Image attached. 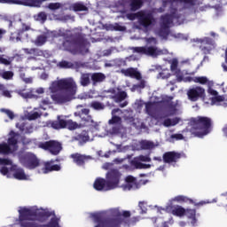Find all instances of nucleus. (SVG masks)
I'll return each mask as SVG.
<instances>
[{
    "label": "nucleus",
    "instance_id": "1",
    "mask_svg": "<svg viewBox=\"0 0 227 227\" xmlns=\"http://www.w3.org/2000/svg\"><path fill=\"white\" fill-rule=\"evenodd\" d=\"M51 93V99L55 104H67L75 98L77 94V83L72 77L62 78L54 81L50 87Z\"/></svg>",
    "mask_w": 227,
    "mask_h": 227
},
{
    "label": "nucleus",
    "instance_id": "2",
    "mask_svg": "<svg viewBox=\"0 0 227 227\" xmlns=\"http://www.w3.org/2000/svg\"><path fill=\"white\" fill-rule=\"evenodd\" d=\"M64 51L71 52V54H88L89 50L86 48V38L82 33L71 34L65 37L62 43Z\"/></svg>",
    "mask_w": 227,
    "mask_h": 227
},
{
    "label": "nucleus",
    "instance_id": "3",
    "mask_svg": "<svg viewBox=\"0 0 227 227\" xmlns=\"http://www.w3.org/2000/svg\"><path fill=\"white\" fill-rule=\"evenodd\" d=\"M191 134L194 137H203L212 131V119L207 116H197L191 120Z\"/></svg>",
    "mask_w": 227,
    "mask_h": 227
},
{
    "label": "nucleus",
    "instance_id": "4",
    "mask_svg": "<svg viewBox=\"0 0 227 227\" xmlns=\"http://www.w3.org/2000/svg\"><path fill=\"white\" fill-rule=\"evenodd\" d=\"M108 222H112L114 224H116L117 227H120L121 224L123 226H136L137 221H139L137 217L130 218V211H118L115 214V218H106Z\"/></svg>",
    "mask_w": 227,
    "mask_h": 227
},
{
    "label": "nucleus",
    "instance_id": "5",
    "mask_svg": "<svg viewBox=\"0 0 227 227\" xmlns=\"http://www.w3.org/2000/svg\"><path fill=\"white\" fill-rule=\"evenodd\" d=\"M20 216V223L22 227H40V224L35 222H27L31 221L33 217H35V211L29 209L27 207H23L19 211Z\"/></svg>",
    "mask_w": 227,
    "mask_h": 227
},
{
    "label": "nucleus",
    "instance_id": "6",
    "mask_svg": "<svg viewBox=\"0 0 227 227\" xmlns=\"http://www.w3.org/2000/svg\"><path fill=\"white\" fill-rule=\"evenodd\" d=\"M51 129L55 130H61V129H68L69 130H75L78 129L79 124L72 120L61 119V116H58L56 121H51L49 123Z\"/></svg>",
    "mask_w": 227,
    "mask_h": 227
},
{
    "label": "nucleus",
    "instance_id": "7",
    "mask_svg": "<svg viewBox=\"0 0 227 227\" xmlns=\"http://www.w3.org/2000/svg\"><path fill=\"white\" fill-rule=\"evenodd\" d=\"M120 180H121V172L117 168H111L106 173V189H116L120 185Z\"/></svg>",
    "mask_w": 227,
    "mask_h": 227
},
{
    "label": "nucleus",
    "instance_id": "8",
    "mask_svg": "<svg viewBox=\"0 0 227 227\" xmlns=\"http://www.w3.org/2000/svg\"><path fill=\"white\" fill-rule=\"evenodd\" d=\"M39 148H42V150H45L46 152H50L51 155H59V153L63 150L61 143L56 140L41 142L39 143Z\"/></svg>",
    "mask_w": 227,
    "mask_h": 227
},
{
    "label": "nucleus",
    "instance_id": "9",
    "mask_svg": "<svg viewBox=\"0 0 227 227\" xmlns=\"http://www.w3.org/2000/svg\"><path fill=\"white\" fill-rule=\"evenodd\" d=\"M132 51L137 54H145V56H152L153 58L160 56V54H162V51L157 49L155 46L133 47Z\"/></svg>",
    "mask_w": 227,
    "mask_h": 227
},
{
    "label": "nucleus",
    "instance_id": "10",
    "mask_svg": "<svg viewBox=\"0 0 227 227\" xmlns=\"http://www.w3.org/2000/svg\"><path fill=\"white\" fill-rule=\"evenodd\" d=\"M187 97L191 102H198L200 98H201V100H205L207 95L205 94V89L197 86L190 89L187 91Z\"/></svg>",
    "mask_w": 227,
    "mask_h": 227
},
{
    "label": "nucleus",
    "instance_id": "11",
    "mask_svg": "<svg viewBox=\"0 0 227 227\" xmlns=\"http://www.w3.org/2000/svg\"><path fill=\"white\" fill-rule=\"evenodd\" d=\"M74 116L80 118L81 122L88 127L89 125H95V121L93 120V116L90 114V109L82 108L80 111L74 112Z\"/></svg>",
    "mask_w": 227,
    "mask_h": 227
},
{
    "label": "nucleus",
    "instance_id": "12",
    "mask_svg": "<svg viewBox=\"0 0 227 227\" xmlns=\"http://www.w3.org/2000/svg\"><path fill=\"white\" fill-rule=\"evenodd\" d=\"M137 17L140 26H143V27H150L155 22L153 15L150 12H139L137 13Z\"/></svg>",
    "mask_w": 227,
    "mask_h": 227
},
{
    "label": "nucleus",
    "instance_id": "13",
    "mask_svg": "<svg viewBox=\"0 0 227 227\" xmlns=\"http://www.w3.org/2000/svg\"><path fill=\"white\" fill-rule=\"evenodd\" d=\"M23 165L27 169H36L40 166V160L36 155L33 153H27L25 155Z\"/></svg>",
    "mask_w": 227,
    "mask_h": 227
},
{
    "label": "nucleus",
    "instance_id": "14",
    "mask_svg": "<svg viewBox=\"0 0 227 227\" xmlns=\"http://www.w3.org/2000/svg\"><path fill=\"white\" fill-rule=\"evenodd\" d=\"M162 159L165 164H173L175 166L182 159V153L175 151L166 152L163 153Z\"/></svg>",
    "mask_w": 227,
    "mask_h": 227
},
{
    "label": "nucleus",
    "instance_id": "15",
    "mask_svg": "<svg viewBox=\"0 0 227 227\" xmlns=\"http://www.w3.org/2000/svg\"><path fill=\"white\" fill-rule=\"evenodd\" d=\"M43 1L47 0H0V3H9L11 4H23V6H40Z\"/></svg>",
    "mask_w": 227,
    "mask_h": 227
},
{
    "label": "nucleus",
    "instance_id": "16",
    "mask_svg": "<svg viewBox=\"0 0 227 227\" xmlns=\"http://www.w3.org/2000/svg\"><path fill=\"white\" fill-rule=\"evenodd\" d=\"M70 159H73V162L76 164V166H85L86 162H88V160H91L93 157L75 153L70 155Z\"/></svg>",
    "mask_w": 227,
    "mask_h": 227
},
{
    "label": "nucleus",
    "instance_id": "17",
    "mask_svg": "<svg viewBox=\"0 0 227 227\" xmlns=\"http://www.w3.org/2000/svg\"><path fill=\"white\" fill-rule=\"evenodd\" d=\"M173 200L177 203H189V205H194V207H203V205H207V202L205 201L196 202L192 199H189V197L184 195L176 196Z\"/></svg>",
    "mask_w": 227,
    "mask_h": 227
},
{
    "label": "nucleus",
    "instance_id": "18",
    "mask_svg": "<svg viewBox=\"0 0 227 227\" xmlns=\"http://www.w3.org/2000/svg\"><path fill=\"white\" fill-rule=\"evenodd\" d=\"M121 74L125 75V77H131L132 79H137V81H141V79H143L141 73L137 71V68L134 67L121 69Z\"/></svg>",
    "mask_w": 227,
    "mask_h": 227
},
{
    "label": "nucleus",
    "instance_id": "19",
    "mask_svg": "<svg viewBox=\"0 0 227 227\" xmlns=\"http://www.w3.org/2000/svg\"><path fill=\"white\" fill-rule=\"evenodd\" d=\"M10 137L7 140V145L8 146H10V148H12V153L14 152H17V150H19V139L17 137H19V133H16L15 131H11L10 132Z\"/></svg>",
    "mask_w": 227,
    "mask_h": 227
},
{
    "label": "nucleus",
    "instance_id": "20",
    "mask_svg": "<svg viewBox=\"0 0 227 227\" xmlns=\"http://www.w3.org/2000/svg\"><path fill=\"white\" fill-rule=\"evenodd\" d=\"M54 164V160H51V161H46L43 163V168H42V173H43V175H47V173H51L52 171H60L61 170V166Z\"/></svg>",
    "mask_w": 227,
    "mask_h": 227
},
{
    "label": "nucleus",
    "instance_id": "21",
    "mask_svg": "<svg viewBox=\"0 0 227 227\" xmlns=\"http://www.w3.org/2000/svg\"><path fill=\"white\" fill-rule=\"evenodd\" d=\"M170 70L171 72H174L178 82H182L184 81V74H182V71L178 69V60L176 59H174L171 61Z\"/></svg>",
    "mask_w": 227,
    "mask_h": 227
},
{
    "label": "nucleus",
    "instance_id": "22",
    "mask_svg": "<svg viewBox=\"0 0 227 227\" xmlns=\"http://www.w3.org/2000/svg\"><path fill=\"white\" fill-rule=\"evenodd\" d=\"M93 187L96 191H112L111 189H107V179L102 177L95 180Z\"/></svg>",
    "mask_w": 227,
    "mask_h": 227
},
{
    "label": "nucleus",
    "instance_id": "23",
    "mask_svg": "<svg viewBox=\"0 0 227 227\" xmlns=\"http://www.w3.org/2000/svg\"><path fill=\"white\" fill-rule=\"evenodd\" d=\"M51 215H52V213L48 210L38 209L34 211V217H35L38 221H47Z\"/></svg>",
    "mask_w": 227,
    "mask_h": 227
},
{
    "label": "nucleus",
    "instance_id": "24",
    "mask_svg": "<svg viewBox=\"0 0 227 227\" xmlns=\"http://www.w3.org/2000/svg\"><path fill=\"white\" fill-rule=\"evenodd\" d=\"M160 20V27H170L173 24V15L168 13L161 15Z\"/></svg>",
    "mask_w": 227,
    "mask_h": 227
},
{
    "label": "nucleus",
    "instance_id": "25",
    "mask_svg": "<svg viewBox=\"0 0 227 227\" xmlns=\"http://www.w3.org/2000/svg\"><path fill=\"white\" fill-rule=\"evenodd\" d=\"M184 215L187 219H191L192 226H196V223H198V219L196 218V209L186 208Z\"/></svg>",
    "mask_w": 227,
    "mask_h": 227
},
{
    "label": "nucleus",
    "instance_id": "26",
    "mask_svg": "<svg viewBox=\"0 0 227 227\" xmlns=\"http://www.w3.org/2000/svg\"><path fill=\"white\" fill-rule=\"evenodd\" d=\"M74 141H78L80 145H86L88 141H90V135L88 134V131H82L80 134L76 135L74 137Z\"/></svg>",
    "mask_w": 227,
    "mask_h": 227
},
{
    "label": "nucleus",
    "instance_id": "27",
    "mask_svg": "<svg viewBox=\"0 0 227 227\" xmlns=\"http://www.w3.org/2000/svg\"><path fill=\"white\" fill-rule=\"evenodd\" d=\"M170 208L172 215H176V217H184L185 215V208L182 206H171Z\"/></svg>",
    "mask_w": 227,
    "mask_h": 227
},
{
    "label": "nucleus",
    "instance_id": "28",
    "mask_svg": "<svg viewBox=\"0 0 227 227\" xmlns=\"http://www.w3.org/2000/svg\"><path fill=\"white\" fill-rule=\"evenodd\" d=\"M143 6V0H129V9L131 12H137Z\"/></svg>",
    "mask_w": 227,
    "mask_h": 227
},
{
    "label": "nucleus",
    "instance_id": "29",
    "mask_svg": "<svg viewBox=\"0 0 227 227\" xmlns=\"http://www.w3.org/2000/svg\"><path fill=\"white\" fill-rule=\"evenodd\" d=\"M73 12H88V6L82 2L74 3L71 5Z\"/></svg>",
    "mask_w": 227,
    "mask_h": 227
},
{
    "label": "nucleus",
    "instance_id": "30",
    "mask_svg": "<svg viewBox=\"0 0 227 227\" xmlns=\"http://www.w3.org/2000/svg\"><path fill=\"white\" fill-rule=\"evenodd\" d=\"M90 77H91L90 74H88V73L82 74L80 77L81 86H83V87L90 86L91 82V81L90 80Z\"/></svg>",
    "mask_w": 227,
    "mask_h": 227
},
{
    "label": "nucleus",
    "instance_id": "31",
    "mask_svg": "<svg viewBox=\"0 0 227 227\" xmlns=\"http://www.w3.org/2000/svg\"><path fill=\"white\" fill-rule=\"evenodd\" d=\"M47 35L43 34L40 35H37V37L35 38V40L34 41L35 45H36V47H42V45H45V43H47Z\"/></svg>",
    "mask_w": 227,
    "mask_h": 227
},
{
    "label": "nucleus",
    "instance_id": "32",
    "mask_svg": "<svg viewBox=\"0 0 227 227\" xmlns=\"http://www.w3.org/2000/svg\"><path fill=\"white\" fill-rule=\"evenodd\" d=\"M91 81L94 84H97V82H104V81H106V74L102 73H94L91 74Z\"/></svg>",
    "mask_w": 227,
    "mask_h": 227
},
{
    "label": "nucleus",
    "instance_id": "33",
    "mask_svg": "<svg viewBox=\"0 0 227 227\" xmlns=\"http://www.w3.org/2000/svg\"><path fill=\"white\" fill-rule=\"evenodd\" d=\"M140 148L142 150H153V148H155V144L152 141L142 140L140 142Z\"/></svg>",
    "mask_w": 227,
    "mask_h": 227
},
{
    "label": "nucleus",
    "instance_id": "34",
    "mask_svg": "<svg viewBox=\"0 0 227 227\" xmlns=\"http://www.w3.org/2000/svg\"><path fill=\"white\" fill-rule=\"evenodd\" d=\"M176 105H174L173 103H170L168 105V110L167 114L164 116V118H168L169 116H175L177 113Z\"/></svg>",
    "mask_w": 227,
    "mask_h": 227
},
{
    "label": "nucleus",
    "instance_id": "35",
    "mask_svg": "<svg viewBox=\"0 0 227 227\" xmlns=\"http://www.w3.org/2000/svg\"><path fill=\"white\" fill-rule=\"evenodd\" d=\"M0 153L3 155H10V153H13V151H12V147H10L8 144L4 143L0 144Z\"/></svg>",
    "mask_w": 227,
    "mask_h": 227
},
{
    "label": "nucleus",
    "instance_id": "36",
    "mask_svg": "<svg viewBox=\"0 0 227 227\" xmlns=\"http://www.w3.org/2000/svg\"><path fill=\"white\" fill-rule=\"evenodd\" d=\"M90 107L94 109V111H104L106 109V105L100 103V101H92L90 103Z\"/></svg>",
    "mask_w": 227,
    "mask_h": 227
},
{
    "label": "nucleus",
    "instance_id": "37",
    "mask_svg": "<svg viewBox=\"0 0 227 227\" xmlns=\"http://www.w3.org/2000/svg\"><path fill=\"white\" fill-rule=\"evenodd\" d=\"M0 93L3 97H5V98H12V92L6 89L4 84H0Z\"/></svg>",
    "mask_w": 227,
    "mask_h": 227
},
{
    "label": "nucleus",
    "instance_id": "38",
    "mask_svg": "<svg viewBox=\"0 0 227 227\" xmlns=\"http://www.w3.org/2000/svg\"><path fill=\"white\" fill-rule=\"evenodd\" d=\"M159 35L167 40L168 36H169V27H160Z\"/></svg>",
    "mask_w": 227,
    "mask_h": 227
},
{
    "label": "nucleus",
    "instance_id": "39",
    "mask_svg": "<svg viewBox=\"0 0 227 227\" xmlns=\"http://www.w3.org/2000/svg\"><path fill=\"white\" fill-rule=\"evenodd\" d=\"M58 67L59 68L68 69V68H74V65L72 62H68L67 60H62L59 62Z\"/></svg>",
    "mask_w": 227,
    "mask_h": 227
},
{
    "label": "nucleus",
    "instance_id": "40",
    "mask_svg": "<svg viewBox=\"0 0 227 227\" xmlns=\"http://www.w3.org/2000/svg\"><path fill=\"white\" fill-rule=\"evenodd\" d=\"M21 33L20 30H18L17 32L14 33H11L10 35V42H20L21 38Z\"/></svg>",
    "mask_w": 227,
    "mask_h": 227
},
{
    "label": "nucleus",
    "instance_id": "41",
    "mask_svg": "<svg viewBox=\"0 0 227 227\" xmlns=\"http://www.w3.org/2000/svg\"><path fill=\"white\" fill-rule=\"evenodd\" d=\"M13 176L14 178H16V180H26L27 178L26 173L22 169L14 172Z\"/></svg>",
    "mask_w": 227,
    "mask_h": 227
},
{
    "label": "nucleus",
    "instance_id": "42",
    "mask_svg": "<svg viewBox=\"0 0 227 227\" xmlns=\"http://www.w3.org/2000/svg\"><path fill=\"white\" fill-rule=\"evenodd\" d=\"M192 81L193 82H199V84H207V82H208V78H207V76H198L192 78Z\"/></svg>",
    "mask_w": 227,
    "mask_h": 227
},
{
    "label": "nucleus",
    "instance_id": "43",
    "mask_svg": "<svg viewBox=\"0 0 227 227\" xmlns=\"http://www.w3.org/2000/svg\"><path fill=\"white\" fill-rule=\"evenodd\" d=\"M127 98V92L126 91H120L115 95L116 102H123Z\"/></svg>",
    "mask_w": 227,
    "mask_h": 227
},
{
    "label": "nucleus",
    "instance_id": "44",
    "mask_svg": "<svg viewBox=\"0 0 227 227\" xmlns=\"http://www.w3.org/2000/svg\"><path fill=\"white\" fill-rule=\"evenodd\" d=\"M2 79H5V81L13 79V73L12 71H4L2 73Z\"/></svg>",
    "mask_w": 227,
    "mask_h": 227
},
{
    "label": "nucleus",
    "instance_id": "45",
    "mask_svg": "<svg viewBox=\"0 0 227 227\" xmlns=\"http://www.w3.org/2000/svg\"><path fill=\"white\" fill-rule=\"evenodd\" d=\"M115 67H127V61L123 60V59H116L114 60Z\"/></svg>",
    "mask_w": 227,
    "mask_h": 227
},
{
    "label": "nucleus",
    "instance_id": "46",
    "mask_svg": "<svg viewBox=\"0 0 227 227\" xmlns=\"http://www.w3.org/2000/svg\"><path fill=\"white\" fill-rule=\"evenodd\" d=\"M43 227H59V223L56 218H51L49 223L43 225Z\"/></svg>",
    "mask_w": 227,
    "mask_h": 227
},
{
    "label": "nucleus",
    "instance_id": "47",
    "mask_svg": "<svg viewBox=\"0 0 227 227\" xmlns=\"http://www.w3.org/2000/svg\"><path fill=\"white\" fill-rule=\"evenodd\" d=\"M0 65H4L5 67H8L12 65V60L5 59L4 55H0Z\"/></svg>",
    "mask_w": 227,
    "mask_h": 227
},
{
    "label": "nucleus",
    "instance_id": "48",
    "mask_svg": "<svg viewBox=\"0 0 227 227\" xmlns=\"http://www.w3.org/2000/svg\"><path fill=\"white\" fill-rule=\"evenodd\" d=\"M138 207L141 210L140 214H146V212L148 211V208H146V202L145 201H139Z\"/></svg>",
    "mask_w": 227,
    "mask_h": 227
},
{
    "label": "nucleus",
    "instance_id": "49",
    "mask_svg": "<svg viewBox=\"0 0 227 227\" xmlns=\"http://www.w3.org/2000/svg\"><path fill=\"white\" fill-rule=\"evenodd\" d=\"M31 29V24L21 23V29H19L20 33H25V31H29Z\"/></svg>",
    "mask_w": 227,
    "mask_h": 227
},
{
    "label": "nucleus",
    "instance_id": "50",
    "mask_svg": "<svg viewBox=\"0 0 227 227\" xmlns=\"http://www.w3.org/2000/svg\"><path fill=\"white\" fill-rule=\"evenodd\" d=\"M135 168L137 169H146V168H150V165L137 161L135 162Z\"/></svg>",
    "mask_w": 227,
    "mask_h": 227
},
{
    "label": "nucleus",
    "instance_id": "51",
    "mask_svg": "<svg viewBox=\"0 0 227 227\" xmlns=\"http://www.w3.org/2000/svg\"><path fill=\"white\" fill-rule=\"evenodd\" d=\"M48 8L50 10H59V8H61V4H59V3H51V4H49Z\"/></svg>",
    "mask_w": 227,
    "mask_h": 227
},
{
    "label": "nucleus",
    "instance_id": "52",
    "mask_svg": "<svg viewBox=\"0 0 227 227\" xmlns=\"http://www.w3.org/2000/svg\"><path fill=\"white\" fill-rule=\"evenodd\" d=\"M224 98L223 96H215L211 98L212 104H217V102H223Z\"/></svg>",
    "mask_w": 227,
    "mask_h": 227
},
{
    "label": "nucleus",
    "instance_id": "53",
    "mask_svg": "<svg viewBox=\"0 0 227 227\" xmlns=\"http://www.w3.org/2000/svg\"><path fill=\"white\" fill-rule=\"evenodd\" d=\"M120 121H121V118L120 116H114L109 121V123H110V125H114L116 123H120Z\"/></svg>",
    "mask_w": 227,
    "mask_h": 227
},
{
    "label": "nucleus",
    "instance_id": "54",
    "mask_svg": "<svg viewBox=\"0 0 227 227\" xmlns=\"http://www.w3.org/2000/svg\"><path fill=\"white\" fill-rule=\"evenodd\" d=\"M145 111H146L147 114H152V113H153V104L147 103L145 105Z\"/></svg>",
    "mask_w": 227,
    "mask_h": 227
},
{
    "label": "nucleus",
    "instance_id": "55",
    "mask_svg": "<svg viewBox=\"0 0 227 227\" xmlns=\"http://www.w3.org/2000/svg\"><path fill=\"white\" fill-rule=\"evenodd\" d=\"M2 113H4L11 120H13V118H15L13 112H12L11 110L2 109Z\"/></svg>",
    "mask_w": 227,
    "mask_h": 227
},
{
    "label": "nucleus",
    "instance_id": "56",
    "mask_svg": "<svg viewBox=\"0 0 227 227\" xmlns=\"http://www.w3.org/2000/svg\"><path fill=\"white\" fill-rule=\"evenodd\" d=\"M138 160H141V162H152V158L149 156L140 155L138 157Z\"/></svg>",
    "mask_w": 227,
    "mask_h": 227
},
{
    "label": "nucleus",
    "instance_id": "57",
    "mask_svg": "<svg viewBox=\"0 0 227 227\" xmlns=\"http://www.w3.org/2000/svg\"><path fill=\"white\" fill-rule=\"evenodd\" d=\"M134 88H139L140 90H144V88H146V82L145 80H140L138 84L134 85Z\"/></svg>",
    "mask_w": 227,
    "mask_h": 227
},
{
    "label": "nucleus",
    "instance_id": "58",
    "mask_svg": "<svg viewBox=\"0 0 227 227\" xmlns=\"http://www.w3.org/2000/svg\"><path fill=\"white\" fill-rule=\"evenodd\" d=\"M0 164L3 166H10V164H12V160L6 158H0Z\"/></svg>",
    "mask_w": 227,
    "mask_h": 227
},
{
    "label": "nucleus",
    "instance_id": "59",
    "mask_svg": "<svg viewBox=\"0 0 227 227\" xmlns=\"http://www.w3.org/2000/svg\"><path fill=\"white\" fill-rule=\"evenodd\" d=\"M171 139H176V141H181L184 139V135L180 133L173 134L171 135Z\"/></svg>",
    "mask_w": 227,
    "mask_h": 227
},
{
    "label": "nucleus",
    "instance_id": "60",
    "mask_svg": "<svg viewBox=\"0 0 227 227\" xmlns=\"http://www.w3.org/2000/svg\"><path fill=\"white\" fill-rule=\"evenodd\" d=\"M40 52H42V51H39L37 48H32L28 50L27 54H34L35 56H36L40 54Z\"/></svg>",
    "mask_w": 227,
    "mask_h": 227
},
{
    "label": "nucleus",
    "instance_id": "61",
    "mask_svg": "<svg viewBox=\"0 0 227 227\" xmlns=\"http://www.w3.org/2000/svg\"><path fill=\"white\" fill-rule=\"evenodd\" d=\"M126 182H127V184H136V177H134L132 176H128L126 177Z\"/></svg>",
    "mask_w": 227,
    "mask_h": 227
},
{
    "label": "nucleus",
    "instance_id": "62",
    "mask_svg": "<svg viewBox=\"0 0 227 227\" xmlns=\"http://www.w3.org/2000/svg\"><path fill=\"white\" fill-rule=\"evenodd\" d=\"M170 75L171 74L169 73H166V71L160 73V77H161V79H169Z\"/></svg>",
    "mask_w": 227,
    "mask_h": 227
},
{
    "label": "nucleus",
    "instance_id": "63",
    "mask_svg": "<svg viewBox=\"0 0 227 227\" xmlns=\"http://www.w3.org/2000/svg\"><path fill=\"white\" fill-rule=\"evenodd\" d=\"M180 3H184V4H189L190 6H194L196 4L194 0H179Z\"/></svg>",
    "mask_w": 227,
    "mask_h": 227
},
{
    "label": "nucleus",
    "instance_id": "64",
    "mask_svg": "<svg viewBox=\"0 0 227 227\" xmlns=\"http://www.w3.org/2000/svg\"><path fill=\"white\" fill-rule=\"evenodd\" d=\"M163 125H164V127H173L171 124V119H169V118L165 119L163 121Z\"/></svg>",
    "mask_w": 227,
    "mask_h": 227
}]
</instances>
